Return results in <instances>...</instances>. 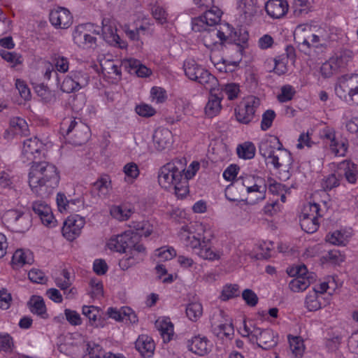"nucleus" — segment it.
<instances>
[{
    "instance_id": "1",
    "label": "nucleus",
    "mask_w": 358,
    "mask_h": 358,
    "mask_svg": "<svg viewBox=\"0 0 358 358\" xmlns=\"http://www.w3.org/2000/svg\"><path fill=\"white\" fill-rule=\"evenodd\" d=\"M59 181V176L55 165L47 162H34L29 173V185L38 196H48Z\"/></svg>"
},
{
    "instance_id": "2",
    "label": "nucleus",
    "mask_w": 358,
    "mask_h": 358,
    "mask_svg": "<svg viewBox=\"0 0 358 358\" xmlns=\"http://www.w3.org/2000/svg\"><path fill=\"white\" fill-rule=\"evenodd\" d=\"M185 162L181 159H175L162 166L158 173V182L164 189L173 187L178 198H183L189 192V171L185 174Z\"/></svg>"
},
{
    "instance_id": "3",
    "label": "nucleus",
    "mask_w": 358,
    "mask_h": 358,
    "mask_svg": "<svg viewBox=\"0 0 358 358\" xmlns=\"http://www.w3.org/2000/svg\"><path fill=\"white\" fill-rule=\"evenodd\" d=\"M60 131L66 142L73 145H82L90 138V128L82 122H77L72 118L63 120Z\"/></svg>"
},
{
    "instance_id": "4",
    "label": "nucleus",
    "mask_w": 358,
    "mask_h": 358,
    "mask_svg": "<svg viewBox=\"0 0 358 358\" xmlns=\"http://www.w3.org/2000/svg\"><path fill=\"white\" fill-rule=\"evenodd\" d=\"M287 273L289 276L294 277L289 283L290 289L294 292L304 291L315 280V275L308 273L304 264L287 268Z\"/></svg>"
},
{
    "instance_id": "5",
    "label": "nucleus",
    "mask_w": 358,
    "mask_h": 358,
    "mask_svg": "<svg viewBox=\"0 0 358 358\" xmlns=\"http://www.w3.org/2000/svg\"><path fill=\"white\" fill-rule=\"evenodd\" d=\"M294 41L299 45L306 46L308 49L310 48H318L324 45V39L315 34L312 26L309 24L297 26L294 31Z\"/></svg>"
},
{
    "instance_id": "6",
    "label": "nucleus",
    "mask_w": 358,
    "mask_h": 358,
    "mask_svg": "<svg viewBox=\"0 0 358 358\" xmlns=\"http://www.w3.org/2000/svg\"><path fill=\"white\" fill-rule=\"evenodd\" d=\"M222 14V12L219 8L212 7L201 15L192 18V30L196 32H204L208 28L217 26L221 20Z\"/></svg>"
},
{
    "instance_id": "7",
    "label": "nucleus",
    "mask_w": 358,
    "mask_h": 358,
    "mask_svg": "<svg viewBox=\"0 0 358 358\" xmlns=\"http://www.w3.org/2000/svg\"><path fill=\"white\" fill-rule=\"evenodd\" d=\"M185 239L188 242L189 246L193 252L201 258L210 261H214L220 258L219 252L213 250L209 239H201L195 235H187Z\"/></svg>"
},
{
    "instance_id": "8",
    "label": "nucleus",
    "mask_w": 358,
    "mask_h": 358,
    "mask_svg": "<svg viewBox=\"0 0 358 358\" xmlns=\"http://www.w3.org/2000/svg\"><path fill=\"white\" fill-rule=\"evenodd\" d=\"M3 219L11 231L17 233H24L31 226V216L29 213L17 210L7 211Z\"/></svg>"
},
{
    "instance_id": "9",
    "label": "nucleus",
    "mask_w": 358,
    "mask_h": 358,
    "mask_svg": "<svg viewBox=\"0 0 358 358\" xmlns=\"http://www.w3.org/2000/svg\"><path fill=\"white\" fill-rule=\"evenodd\" d=\"M266 162L267 164L272 165L275 169H282L285 172L282 176L283 180L289 178V170L292 168L293 158L291 152L284 148L283 145Z\"/></svg>"
},
{
    "instance_id": "10",
    "label": "nucleus",
    "mask_w": 358,
    "mask_h": 358,
    "mask_svg": "<svg viewBox=\"0 0 358 358\" xmlns=\"http://www.w3.org/2000/svg\"><path fill=\"white\" fill-rule=\"evenodd\" d=\"M260 104V100L255 96L248 98L244 102L241 103L238 109L235 110L236 119L243 124L250 122L256 112V109Z\"/></svg>"
},
{
    "instance_id": "11",
    "label": "nucleus",
    "mask_w": 358,
    "mask_h": 358,
    "mask_svg": "<svg viewBox=\"0 0 358 358\" xmlns=\"http://www.w3.org/2000/svg\"><path fill=\"white\" fill-rule=\"evenodd\" d=\"M85 224L83 217L79 215H71L64 221L62 229L63 236L69 241H73L80 234Z\"/></svg>"
},
{
    "instance_id": "12",
    "label": "nucleus",
    "mask_w": 358,
    "mask_h": 358,
    "mask_svg": "<svg viewBox=\"0 0 358 358\" xmlns=\"http://www.w3.org/2000/svg\"><path fill=\"white\" fill-rule=\"evenodd\" d=\"M102 35L104 40L111 45H117L120 48L127 47L124 41L120 39L117 34V29L115 23L109 18H103L102 20Z\"/></svg>"
},
{
    "instance_id": "13",
    "label": "nucleus",
    "mask_w": 358,
    "mask_h": 358,
    "mask_svg": "<svg viewBox=\"0 0 358 358\" xmlns=\"http://www.w3.org/2000/svg\"><path fill=\"white\" fill-rule=\"evenodd\" d=\"M32 210L38 216L41 222L48 227H53L56 225L57 220L55 219L50 206L44 201H37L32 203Z\"/></svg>"
},
{
    "instance_id": "14",
    "label": "nucleus",
    "mask_w": 358,
    "mask_h": 358,
    "mask_svg": "<svg viewBox=\"0 0 358 358\" xmlns=\"http://www.w3.org/2000/svg\"><path fill=\"white\" fill-rule=\"evenodd\" d=\"M50 21L56 28L66 29L73 22V17L69 10L64 8H58L50 13Z\"/></svg>"
},
{
    "instance_id": "15",
    "label": "nucleus",
    "mask_w": 358,
    "mask_h": 358,
    "mask_svg": "<svg viewBox=\"0 0 358 358\" xmlns=\"http://www.w3.org/2000/svg\"><path fill=\"white\" fill-rule=\"evenodd\" d=\"M43 149V143L37 138H31L24 141L22 155L33 164L36 159H41Z\"/></svg>"
},
{
    "instance_id": "16",
    "label": "nucleus",
    "mask_w": 358,
    "mask_h": 358,
    "mask_svg": "<svg viewBox=\"0 0 358 358\" xmlns=\"http://www.w3.org/2000/svg\"><path fill=\"white\" fill-rule=\"evenodd\" d=\"M282 143L275 136H269L261 141L259 144V151L260 155L267 161L274 155L278 150H280Z\"/></svg>"
},
{
    "instance_id": "17",
    "label": "nucleus",
    "mask_w": 358,
    "mask_h": 358,
    "mask_svg": "<svg viewBox=\"0 0 358 358\" xmlns=\"http://www.w3.org/2000/svg\"><path fill=\"white\" fill-rule=\"evenodd\" d=\"M152 141L155 150L161 152L171 147L172 133L168 129H157L153 134Z\"/></svg>"
},
{
    "instance_id": "18",
    "label": "nucleus",
    "mask_w": 358,
    "mask_h": 358,
    "mask_svg": "<svg viewBox=\"0 0 358 358\" xmlns=\"http://www.w3.org/2000/svg\"><path fill=\"white\" fill-rule=\"evenodd\" d=\"M132 244L131 233L125 232L115 238H111L108 243V247L111 250L127 253L129 248L132 246Z\"/></svg>"
},
{
    "instance_id": "19",
    "label": "nucleus",
    "mask_w": 358,
    "mask_h": 358,
    "mask_svg": "<svg viewBox=\"0 0 358 358\" xmlns=\"http://www.w3.org/2000/svg\"><path fill=\"white\" fill-rule=\"evenodd\" d=\"M288 7L286 0H268L265 5V10L272 18L279 19L287 13Z\"/></svg>"
},
{
    "instance_id": "20",
    "label": "nucleus",
    "mask_w": 358,
    "mask_h": 358,
    "mask_svg": "<svg viewBox=\"0 0 358 358\" xmlns=\"http://www.w3.org/2000/svg\"><path fill=\"white\" fill-rule=\"evenodd\" d=\"M136 349L145 358L151 357L155 348L152 338L147 335H141L135 342Z\"/></svg>"
},
{
    "instance_id": "21",
    "label": "nucleus",
    "mask_w": 358,
    "mask_h": 358,
    "mask_svg": "<svg viewBox=\"0 0 358 358\" xmlns=\"http://www.w3.org/2000/svg\"><path fill=\"white\" fill-rule=\"evenodd\" d=\"M203 41L208 48H212L214 45L218 43V39L222 43L227 40V37L224 32L217 29L216 26L208 28L203 34Z\"/></svg>"
},
{
    "instance_id": "22",
    "label": "nucleus",
    "mask_w": 358,
    "mask_h": 358,
    "mask_svg": "<svg viewBox=\"0 0 358 358\" xmlns=\"http://www.w3.org/2000/svg\"><path fill=\"white\" fill-rule=\"evenodd\" d=\"M258 347L264 350H269L278 343V337L273 330L270 329H262L259 328Z\"/></svg>"
},
{
    "instance_id": "23",
    "label": "nucleus",
    "mask_w": 358,
    "mask_h": 358,
    "mask_svg": "<svg viewBox=\"0 0 358 358\" xmlns=\"http://www.w3.org/2000/svg\"><path fill=\"white\" fill-rule=\"evenodd\" d=\"M287 54L286 56L280 55L273 59L275 65L273 71L278 76L284 75L287 72L288 69L287 64L288 59H294V49L293 47H287Z\"/></svg>"
},
{
    "instance_id": "24",
    "label": "nucleus",
    "mask_w": 358,
    "mask_h": 358,
    "mask_svg": "<svg viewBox=\"0 0 358 358\" xmlns=\"http://www.w3.org/2000/svg\"><path fill=\"white\" fill-rule=\"evenodd\" d=\"M208 340L206 337L194 336L187 341V348L193 353L203 356L208 352Z\"/></svg>"
},
{
    "instance_id": "25",
    "label": "nucleus",
    "mask_w": 358,
    "mask_h": 358,
    "mask_svg": "<svg viewBox=\"0 0 358 358\" xmlns=\"http://www.w3.org/2000/svg\"><path fill=\"white\" fill-rule=\"evenodd\" d=\"M306 208H304L300 216V225L301 229L308 234L316 231L319 227L317 218L314 216H308Z\"/></svg>"
},
{
    "instance_id": "26",
    "label": "nucleus",
    "mask_w": 358,
    "mask_h": 358,
    "mask_svg": "<svg viewBox=\"0 0 358 358\" xmlns=\"http://www.w3.org/2000/svg\"><path fill=\"white\" fill-rule=\"evenodd\" d=\"M30 311L41 317L45 319L48 318L46 313V307L43 299L39 296H32L28 302Z\"/></svg>"
},
{
    "instance_id": "27",
    "label": "nucleus",
    "mask_w": 358,
    "mask_h": 358,
    "mask_svg": "<svg viewBox=\"0 0 358 358\" xmlns=\"http://www.w3.org/2000/svg\"><path fill=\"white\" fill-rule=\"evenodd\" d=\"M222 98L219 97L216 94H210L208 101L205 107V113L208 117L216 116L221 110V101Z\"/></svg>"
},
{
    "instance_id": "28",
    "label": "nucleus",
    "mask_w": 358,
    "mask_h": 358,
    "mask_svg": "<svg viewBox=\"0 0 358 358\" xmlns=\"http://www.w3.org/2000/svg\"><path fill=\"white\" fill-rule=\"evenodd\" d=\"M255 184L253 185L247 186V192L248 193L256 192L258 195L256 196V201H262L265 199L267 186L264 178L257 177L253 178Z\"/></svg>"
},
{
    "instance_id": "29",
    "label": "nucleus",
    "mask_w": 358,
    "mask_h": 358,
    "mask_svg": "<svg viewBox=\"0 0 358 358\" xmlns=\"http://www.w3.org/2000/svg\"><path fill=\"white\" fill-rule=\"evenodd\" d=\"M129 227L136 231V234H132L138 236V237H148L153 231V226L148 221H132Z\"/></svg>"
},
{
    "instance_id": "30",
    "label": "nucleus",
    "mask_w": 358,
    "mask_h": 358,
    "mask_svg": "<svg viewBox=\"0 0 358 358\" xmlns=\"http://www.w3.org/2000/svg\"><path fill=\"white\" fill-rule=\"evenodd\" d=\"M35 92L41 100L45 103H52L56 101L55 92L50 90L43 84L37 85L35 87Z\"/></svg>"
},
{
    "instance_id": "31",
    "label": "nucleus",
    "mask_w": 358,
    "mask_h": 358,
    "mask_svg": "<svg viewBox=\"0 0 358 358\" xmlns=\"http://www.w3.org/2000/svg\"><path fill=\"white\" fill-rule=\"evenodd\" d=\"M203 68L197 64L194 61H189L184 63L185 73L189 79L196 81L201 76Z\"/></svg>"
},
{
    "instance_id": "32",
    "label": "nucleus",
    "mask_w": 358,
    "mask_h": 358,
    "mask_svg": "<svg viewBox=\"0 0 358 358\" xmlns=\"http://www.w3.org/2000/svg\"><path fill=\"white\" fill-rule=\"evenodd\" d=\"M34 261L33 254L29 250L22 249L17 250L13 255L12 262L14 264L22 266L28 264H31Z\"/></svg>"
},
{
    "instance_id": "33",
    "label": "nucleus",
    "mask_w": 358,
    "mask_h": 358,
    "mask_svg": "<svg viewBox=\"0 0 358 358\" xmlns=\"http://www.w3.org/2000/svg\"><path fill=\"white\" fill-rule=\"evenodd\" d=\"M92 24H79L73 31V38L75 43L79 47L84 48V38L87 36V31H90Z\"/></svg>"
},
{
    "instance_id": "34",
    "label": "nucleus",
    "mask_w": 358,
    "mask_h": 358,
    "mask_svg": "<svg viewBox=\"0 0 358 358\" xmlns=\"http://www.w3.org/2000/svg\"><path fill=\"white\" fill-rule=\"evenodd\" d=\"M134 213V208H127L124 206H115L112 207L110 209L111 215L120 221L129 220Z\"/></svg>"
},
{
    "instance_id": "35",
    "label": "nucleus",
    "mask_w": 358,
    "mask_h": 358,
    "mask_svg": "<svg viewBox=\"0 0 358 358\" xmlns=\"http://www.w3.org/2000/svg\"><path fill=\"white\" fill-rule=\"evenodd\" d=\"M93 187L99 196H106L111 189V180L108 175L101 176L94 184Z\"/></svg>"
},
{
    "instance_id": "36",
    "label": "nucleus",
    "mask_w": 358,
    "mask_h": 358,
    "mask_svg": "<svg viewBox=\"0 0 358 358\" xmlns=\"http://www.w3.org/2000/svg\"><path fill=\"white\" fill-rule=\"evenodd\" d=\"M201 76L198 78L196 82L203 85L206 90L212 91L217 85V78L212 75L208 70L203 69Z\"/></svg>"
},
{
    "instance_id": "37",
    "label": "nucleus",
    "mask_w": 358,
    "mask_h": 358,
    "mask_svg": "<svg viewBox=\"0 0 358 358\" xmlns=\"http://www.w3.org/2000/svg\"><path fill=\"white\" fill-rule=\"evenodd\" d=\"M10 126L13 129L15 134L27 136L29 134L28 124L27 122L21 117H14L10 120Z\"/></svg>"
},
{
    "instance_id": "38",
    "label": "nucleus",
    "mask_w": 358,
    "mask_h": 358,
    "mask_svg": "<svg viewBox=\"0 0 358 358\" xmlns=\"http://www.w3.org/2000/svg\"><path fill=\"white\" fill-rule=\"evenodd\" d=\"M156 328L159 331L165 342H169L173 334V325L170 322L157 320L155 322Z\"/></svg>"
},
{
    "instance_id": "39",
    "label": "nucleus",
    "mask_w": 358,
    "mask_h": 358,
    "mask_svg": "<svg viewBox=\"0 0 358 358\" xmlns=\"http://www.w3.org/2000/svg\"><path fill=\"white\" fill-rule=\"evenodd\" d=\"M239 157L245 159H251L255 155L256 148L251 142H245L238 145L236 149Z\"/></svg>"
},
{
    "instance_id": "40",
    "label": "nucleus",
    "mask_w": 358,
    "mask_h": 358,
    "mask_svg": "<svg viewBox=\"0 0 358 358\" xmlns=\"http://www.w3.org/2000/svg\"><path fill=\"white\" fill-rule=\"evenodd\" d=\"M344 168V176L347 181L350 183L355 184L357 177V166L350 161H345L341 164Z\"/></svg>"
},
{
    "instance_id": "41",
    "label": "nucleus",
    "mask_w": 358,
    "mask_h": 358,
    "mask_svg": "<svg viewBox=\"0 0 358 358\" xmlns=\"http://www.w3.org/2000/svg\"><path fill=\"white\" fill-rule=\"evenodd\" d=\"M69 75L71 76L74 83L77 85V87L80 90L86 87L90 82V76L89 74L82 70H76L71 71L69 73Z\"/></svg>"
},
{
    "instance_id": "42",
    "label": "nucleus",
    "mask_w": 358,
    "mask_h": 358,
    "mask_svg": "<svg viewBox=\"0 0 358 358\" xmlns=\"http://www.w3.org/2000/svg\"><path fill=\"white\" fill-rule=\"evenodd\" d=\"M142 261V257L140 255H135L133 254V252H129V255L127 254L119 261V266L122 270L125 271Z\"/></svg>"
},
{
    "instance_id": "43",
    "label": "nucleus",
    "mask_w": 358,
    "mask_h": 358,
    "mask_svg": "<svg viewBox=\"0 0 358 358\" xmlns=\"http://www.w3.org/2000/svg\"><path fill=\"white\" fill-rule=\"evenodd\" d=\"M101 310L94 306H84L82 308L83 314L86 316L92 326L99 327L96 323L98 317H100Z\"/></svg>"
},
{
    "instance_id": "44",
    "label": "nucleus",
    "mask_w": 358,
    "mask_h": 358,
    "mask_svg": "<svg viewBox=\"0 0 358 358\" xmlns=\"http://www.w3.org/2000/svg\"><path fill=\"white\" fill-rule=\"evenodd\" d=\"M187 317L192 321H196L203 313V307L199 302L189 303L185 308Z\"/></svg>"
},
{
    "instance_id": "45",
    "label": "nucleus",
    "mask_w": 358,
    "mask_h": 358,
    "mask_svg": "<svg viewBox=\"0 0 358 358\" xmlns=\"http://www.w3.org/2000/svg\"><path fill=\"white\" fill-rule=\"evenodd\" d=\"M238 8L246 15L252 16L257 13V0H238Z\"/></svg>"
},
{
    "instance_id": "46",
    "label": "nucleus",
    "mask_w": 358,
    "mask_h": 358,
    "mask_svg": "<svg viewBox=\"0 0 358 358\" xmlns=\"http://www.w3.org/2000/svg\"><path fill=\"white\" fill-rule=\"evenodd\" d=\"M239 286L237 284H229L223 287L220 299L222 301H227L230 299L239 296Z\"/></svg>"
},
{
    "instance_id": "47",
    "label": "nucleus",
    "mask_w": 358,
    "mask_h": 358,
    "mask_svg": "<svg viewBox=\"0 0 358 358\" xmlns=\"http://www.w3.org/2000/svg\"><path fill=\"white\" fill-rule=\"evenodd\" d=\"M322 259L324 262L330 263L333 265H339L345 261V257L338 250H331L326 255L322 256Z\"/></svg>"
},
{
    "instance_id": "48",
    "label": "nucleus",
    "mask_w": 358,
    "mask_h": 358,
    "mask_svg": "<svg viewBox=\"0 0 358 358\" xmlns=\"http://www.w3.org/2000/svg\"><path fill=\"white\" fill-rule=\"evenodd\" d=\"M123 171L125 174V180L128 182H132L136 179L140 173L138 166L134 162H129L124 165Z\"/></svg>"
},
{
    "instance_id": "49",
    "label": "nucleus",
    "mask_w": 358,
    "mask_h": 358,
    "mask_svg": "<svg viewBox=\"0 0 358 358\" xmlns=\"http://www.w3.org/2000/svg\"><path fill=\"white\" fill-rule=\"evenodd\" d=\"M222 92L225 93L229 100L236 99L240 93V86L237 83H231L220 86Z\"/></svg>"
},
{
    "instance_id": "50",
    "label": "nucleus",
    "mask_w": 358,
    "mask_h": 358,
    "mask_svg": "<svg viewBox=\"0 0 358 358\" xmlns=\"http://www.w3.org/2000/svg\"><path fill=\"white\" fill-rule=\"evenodd\" d=\"M335 131L332 128L326 127L322 130L323 138L329 140L330 147L332 152L335 155H338L340 152V150L337 148L338 142L336 140Z\"/></svg>"
},
{
    "instance_id": "51",
    "label": "nucleus",
    "mask_w": 358,
    "mask_h": 358,
    "mask_svg": "<svg viewBox=\"0 0 358 358\" xmlns=\"http://www.w3.org/2000/svg\"><path fill=\"white\" fill-rule=\"evenodd\" d=\"M341 88H347L348 94L344 96V99L347 102L352 101L355 103H358V88L355 87L352 84L348 82H345L342 85L340 86Z\"/></svg>"
},
{
    "instance_id": "52",
    "label": "nucleus",
    "mask_w": 358,
    "mask_h": 358,
    "mask_svg": "<svg viewBox=\"0 0 358 358\" xmlns=\"http://www.w3.org/2000/svg\"><path fill=\"white\" fill-rule=\"evenodd\" d=\"M139 237L136 235L131 234V241H132V246H130L128 249L129 252H133L135 255H140L143 258L146 254V249L143 244L138 243Z\"/></svg>"
},
{
    "instance_id": "53",
    "label": "nucleus",
    "mask_w": 358,
    "mask_h": 358,
    "mask_svg": "<svg viewBox=\"0 0 358 358\" xmlns=\"http://www.w3.org/2000/svg\"><path fill=\"white\" fill-rule=\"evenodd\" d=\"M342 178V175L336 176V173L329 175L323 180L322 183V187L325 190L331 189L338 187L340 185V180Z\"/></svg>"
},
{
    "instance_id": "54",
    "label": "nucleus",
    "mask_w": 358,
    "mask_h": 358,
    "mask_svg": "<svg viewBox=\"0 0 358 358\" xmlns=\"http://www.w3.org/2000/svg\"><path fill=\"white\" fill-rule=\"evenodd\" d=\"M318 295L317 292H312L309 293L305 301L306 307L310 311H315L321 308V304L319 302Z\"/></svg>"
},
{
    "instance_id": "55",
    "label": "nucleus",
    "mask_w": 358,
    "mask_h": 358,
    "mask_svg": "<svg viewBox=\"0 0 358 358\" xmlns=\"http://www.w3.org/2000/svg\"><path fill=\"white\" fill-rule=\"evenodd\" d=\"M296 91L292 85H284L281 87V93L278 96V99L281 103L287 102L292 99Z\"/></svg>"
},
{
    "instance_id": "56",
    "label": "nucleus",
    "mask_w": 358,
    "mask_h": 358,
    "mask_svg": "<svg viewBox=\"0 0 358 358\" xmlns=\"http://www.w3.org/2000/svg\"><path fill=\"white\" fill-rule=\"evenodd\" d=\"M275 117V113L273 110H267L262 115L261 128L263 131L268 130L271 126Z\"/></svg>"
},
{
    "instance_id": "57",
    "label": "nucleus",
    "mask_w": 358,
    "mask_h": 358,
    "mask_svg": "<svg viewBox=\"0 0 358 358\" xmlns=\"http://www.w3.org/2000/svg\"><path fill=\"white\" fill-rule=\"evenodd\" d=\"M242 298L248 306L254 307L258 303L259 298L257 295L250 289L243 290Z\"/></svg>"
},
{
    "instance_id": "58",
    "label": "nucleus",
    "mask_w": 358,
    "mask_h": 358,
    "mask_svg": "<svg viewBox=\"0 0 358 358\" xmlns=\"http://www.w3.org/2000/svg\"><path fill=\"white\" fill-rule=\"evenodd\" d=\"M289 343L290 349L292 352L296 356L301 354L303 351V341L299 336H288Z\"/></svg>"
},
{
    "instance_id": "59",
    "label": "nucleus",
    "mask_w": 358,
    "mask_h": 358,
    "mask_svg": "<svg viewBox=\"0 0 358 358\" xmlns=\"http://www.w3.org/2000/svg\"><path fill=\"white\" fill-rule=\"evenodd\" d=\"M29 279L35 283L44 284L47 281V278L44 273L39 269L33 268L28 273Z\"/></svg>"
},
{
    "instance_id": "60",
    "label": "nucleus",
    "mask_w": 358,
    "mask_h": 358,
    "mask_svg": "<svg viewBox=\"0 0 358 358\" xmlns=\"http://www.w3.org/2000/svg\"><path fill=\"white\" fill-rule=\"evenodd\" d=\"M61 90L66 93H71L73 92L78 91L79 88L77 87L69 73L65 77L62 85Z\"/></svg>"
},
{
    "instance_id": "61",
    "label": "nucleus",
    "mask_w": 358,
    "mask_h": 358,
    "mask_svg": "<svg viewBox=\"0 0 358 358\" xmlns=\"http://www.w3.org/2000/svg\"><path fill=\"white\" fill-rule=\"evenodd\" d=\"M55 67L59 72L65 73L69 69V61L66 57L59 55H55L53 58Z\"/></svg>"
},
{
    "instance_id": "62",
    "label": "nucleus",
    "mask_w": 358,
    "mask_h": 358,
    "mask_svg": "<svg viewBox=\"0 0 358 358\" xmlns=\"http://www.w3.org/2000/svg\"><path fill=\"white\" fill-rule=\"evenodd\" d=\"M64 315L66 320L73 326L80 325L82 324L81 317L76 310L71 309H65Z\"/></svg>"
},
{
    "instance_id": "63",
    "label": "nucleus",
    "mask_w": 358,
    "mask_h": 358,
    "mask_svg": "<svg viewBox=\"0 0 358 358\" xmlns=\"http://www.w3.org/2000/svg\"><path fill=\"white\" fill-rule=\"evenodd\" d=\"M141 62L138 59L130 58L121 61V67L127 71L129 73H136V69L139 66Z\"/></svg>"
},
{
    "instance_id": "64",
    "label": "nucleus",
    "mask_w": 358,
    "mask_h": 358,
    "mask_svg": "<svg viewBox=\"0 0 358 358\" xmlns=\"http://www.w3.org/2000/svg\"><path fill=\"white\" fill-rule=\"evenodd\" d=\"M87 346L90 358H108V353H106L99 345L94 344L91 347L88 344Z\"/></svg>"
}]
</instances>
